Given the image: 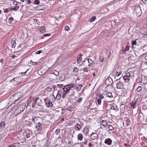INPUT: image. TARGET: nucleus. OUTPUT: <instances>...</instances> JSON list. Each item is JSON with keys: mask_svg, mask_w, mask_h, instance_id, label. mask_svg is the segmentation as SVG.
Wrapping results in <instances>:
<instances>
[{"mask_svg": "<svg viewBox=\"0 0 147 147\" xmlns=\"http://www.w3.org/2000/svg\"><path fill=\"white\" fill-rule=\"evenodd\" d=\"M77 85L79 87L73 83H71L70 84L65 85L62 89L63 91H65L67 94L69 93L70 90L73 88H74L75 90H76L77 92H78L81 90V88L82 86V85L80 84L79 85Z\"/></svg>", "mask_w": 147, "mask_h": 147, "instance_id": "nucleus-1", "label": "nucleus"}, {"mask_svg": "<svg viewBox=\"0 0 147 147\" xmlns=\"http://www.w3.org/2000/svg\"><path fill=\"white\" fill-rule=\"evenodd\" d=\"M134 74L132 71L130 72L124 76L123 78L126 82L129 83L133 79Z\"/></svg>", "mask_w": 147, "mask_h": 147, "instance_id": "nucleus-2", "label": "nucleus"}, {"mask_svg": "<svg viewBox=\"0 0 147 147\" xmlns=\"http://www.w3.org/2000/svg\"><path fill=\"white\" fill-rule=\"evenodd\" d=\"M43 126V124L40 121L38 122L35 126L36 130L37 131H40Z\"/></svg>", "mask_w": 147, "mask_h": 147, "instance_id": "nucleus-3", "label": "nucleus"}, {"mask_svg": "<svg viewBox=\"0 0 147 147\" xmlns=\"http://www.w3.org/2000/svg\"><path fill=\"white\" fill-rule=\"evenodd\" d=\"M44 101L45 104L47 107H49L50 106L51 107L53 105L52 102L50 101L48 98H46L44 99Z\"/></svg>", "mask_w": 147, "mask_h": 147, "instance_id": "nucleus-4", "label": "nucleus"}, {"mask_svg": "<svg viewBox=\"0 0 147 147\" xmlns=\"http://www.w3.org/2000/svg\"><path fill=\"white\" fill-rule=\"evenodd\" d=\"M62 92V90H58L55 93H56V96L55 98L56 99L59 100L60 98Z\"/></svg>", "mask_w": 147, "mask_h": 147, "instance_id": "nucleus-5", "label": "nucleus"}, {"mask_svg": "<svg viewBox=\"0 0 147 147\" xmlns=\"http://www.w3.org/2000/svg\"><path fill=\"white\" fill-rule=\"evenodd\" d=\"M116 86L118 89H123L124 88V84L122 82L119 81L117 83Z\"/></svg>", "mask_w": 147, "mask_h": 147, "instance_id": "nucleus-6", "label": "nucleus"}, {"mask_svg": "<svg viewBox=\"0 0 147 147\" xmlns=\"http://www.w3.org/2000/svg\"><path fill=\"white\" fill-rule=\"evenodd\" d=\"M105 84L107 86L111 85L113 83V81L112 79L110 77L107 78L105 81Z\"/></svg>", "mask_w": 147, "mask_h": 147, "instance_id": "nucleus-7", "label": "nucleus"}, {"mask_svg": "<svg viewBox=\"0 0 147 147\" xmlns=\"http://www.w3.org/2000/svg\"><path fill=\"white\" fill-rule=\"evenodd\" d=\"M90 137L92 140H94L98 138V135L97 134L93 133L91 135Z\"/></svg>", "mask_w": 147, "mask_h": 147, "instance_id": "nucleus-8", "label": "nucleus"}, {"mask_svg": "<svg viewBox=\"0 0 147 147\" xmlns=\"http://www.w3.org/2000/svg\"><path fill=\"white\" fill-rule=\"evenodd\" d=\"M112 142V140L109 138L105 139V143L109 145H110L111 144Z\"/></svg>", "mask_w": 147, "mask_h": 147, "instance_id": "nucleus-9", "label": "nucleus"}, {"mask_svg": "<svg viewBox=\"0 0 147 147\" xmlns=\"http://www.w3.org/2000/svg\"><path fill=\"white\" fill-rule=\"evenodd\" d=\"M38 98H33L31 100L30 102L32 103V106H34L35 104L36 103L37 99Z\"/></svg>", "mask_w": 147, "mask_h": 147, "instance_id": "nucleus-10", "label": "nucleus"}, {"mask_svg": "<svg viewBox=\"0 0 147 147\" xmlns=\"http://www.w3.org/2000/svg\"><path fill=\"white\" fill-rule=\"evenodd\" d=\"M19 94V93H17L13 95V97H14V99H15V101H16L19 98H20V95Z\"/></svg>", "mask_w": 147, "mask_h": 147, "instance_id": "nucleus-11", "label": "nucleus"}, {"mask_svg": "<svg viewBox=\"0 0 147 147\" xmlns=\"http://www.w3.org/2000/svg\"><path fill=\"white\" fill-rule=\"evenodd\" d=\"M21 112V110L19 109V107H17L15 111L14 115L15 116H16L18 114H20Z\"/></svg>", "mask_w": 147, "mask_h": 147, "instance_id": "nucleus-12", "label": "nucleus"}, {"mask_svg": "<svg viewBox=\"0 0 147 147\" xmlns=\"http://www.w3.org/2000/svg\"><path fill=\"white\" fill-rule=\"evenodd\" d=\"M82 55L80 54L77 57V61L78 64L80 63L82 61Z\"/></svg>", "mask_w": 147, "mask_h": 147, "instance_id": "nucleus-13", "label": "nucleus"}, {"mask_svg": "<svg viewBox=\"0 0 147 147\" xmlns=\"http://www.w3.org/2000/svg\"><path fill=\"white\" fill-rule=\"evenodd\" d=\"M59 80L63 81L65 80V76L63 74H61L59 77Z\"/></svg>", "mask_w": 147, "mask_h": 147, "instance_id": "nucleus-14", "label": "nucleus"}, {"mask_svg": "<svg viewBox=\"0 0 147 147\" xmlns=\"http://www.w3.org/2000/svg\"><path fill=\"white\" fill-rule=\"evenodd\" d=\"M11 44L12 45V47L14 48L16 46V42L15 38H13L11 41Z\"/></svg>", "mask_w": 147, "mask_h": 147, "instance_id": "nucleus-15", "label": "nucleus"}, {"mask_svg": "<svg viewBox=\"0 0 147 147\" xmlns=\"http://www.w3.org/2000/svg\"><path fill=\"white\" fill-rule=\"evenodd\" d=\"M100 123L102 126L104 127H105L108 125L105 120H102V121L100 122Z\"/></svg>", "mask_w": 147, "mask_h": 147, "instance_id": "nucleus-16", "label": "nucleus"}, {"mask_svg": "<svg viewBox=\"0 0 147 147\" xmlns=\"http://www.w3.org/2000/svg\"><path fill=\"white\" fill-rule=\"evenodd\" d=\"M52 88L53 89V94H54L57 91H58V90H57V87L55 85H53L52 86Z\"/></svg>", "mask_w": 147, "mask_h": 147, "instance_id": "nucleus-17", "label": "nucleus"}, {"mask_svg": "<svg viewBox=\"0 0 147 147\" xmlns=\"http://www.w3.org/2000/svg\"><path fill=\"white\" fill-rule=\"evenodd\" d=\"M75 129L76 130H80L81 127V126L79 124H77L75 126Z\"/></svg>", "mask_w": 147, "mask_h": 147, "instance_id": "nucleus-18", "label": "nucleus"}, {"mask_svg": "<svg viewBox=\"0 0 147 147\" xmlns=\"http://www.w3.org/2000/svg\"><path fill=\"white\" fill-rule=\"evenodd\" d=\"M18 78H14L12 79L11 81L13 82V83L15 84H18L19 83V82H16V81L18 80Z\"/></svg>", "mask_w": 147, "mask_h": 147, "instance_id": "nucleus-19", "label": "nucleus"}, {"mask_svg": "<svg viewBox=\"0 0 147 147\" xmlns=\"http://www.w3.org/2000/svg\"><path fill=\"white\" fill-rule=\"evenodd\" d=\"M110 107L111 109H113V110L116 111H117L118 109L117 106L115 105H111Z\"/></svg>", "mask_w": 147, "mask_h": 147, "instance_id": "nucleus-20", "label": "nucleus"}, {"mask_svg": "<svg viewBox=\"0 0 147 147\" xmlns=\"http://www.w3.org/2000/svg\"><path fill=\"white\" fill-rule=\"evenodd\" d=\"M38 121V119H37L36 117H32V121L34 123H37L38 122H39Z\"/></svg>", "mask_w": 147, "mask_h": 147, "instance_id": "nucleus-21", "label": "nucleus"}, {"mask_svg": "<svg viewBox=\"0 0 147 147\" xmlns=\"http://www.w3.org/2000/svg\"><path fill=\"white\" fill-rule=\"evenodd\" d=\"M45 27H42L39 29L40 31L42 33H43L45 32Z\"/></svg>", "mask_w": 147, "mask_h": 147, "instance_id": "nucleus-22", "label": "nucleus"}, {"mask_svg": "<svg viewBox=\"0 0 147 147\" xmlns=\"http://www.w3.org/2000/svg\"><path fill=\"white\" fill-rule=\"evenodd\" d=\"M135 11H136V13H137V14L138 13L137 12V10H138L139 11V12H138V13H139V15H138L139 16H140L141 9H140V7H137L135 8Z\"/></svg>", "mask_w": 147, "mask_h": 147, "instance_id": "nucleus-23", "label": "nucleus"}, {"mask_svg": "<svg viewBox=\"0 0 147 147\" xmlns=\"http://www.w3.org/2000/svg\"><path fill=\"white\" fill-rule=\"evenodd\" d=\"M130 105L134 109H135L136 108V102L135 101L132 102H131Z\"/></svg>", "mask_w": 147, "mask_h": 147, "instance_id": "nucleus-24", "label": "nucleus"}, {"mask_svg": "<svg viewBox=\"0 0 147 147\" xmlns=\"http://www.w3.org/2000/svg\"><path fill=\"white\" fill-rule=\"evenodd\" d=\"M83 135L81 134H79L78 135V139L79 140H82V139Z\"/></svg>", "mask_w": 147, "mask_h": 147, "instance_id": "nucleus-25", "label": "nucleus"}, {"mask_svg": "<svg viewBox=\"0 0 147 147\" xmlns=\"http://www.w3.org/2000/svg\"><path fill=\"white\" fill-rule=\"evenodd\" d=\"M52 86H51V87L48 86L46 88V89L47 92H51L52 91Z\"/></svg>", "mask_w": 147, "mask_h": 147, "instance_id": "nucleus-26", "label": "nucleus"}, {"mask_svg": "<svg viewBox=\"0 0 147 147\" xmlns=\"http://www.w3.org/2000/svg\"><path fill=\"white\" fill-rule=\"evenodd\" d=\"M83 131L85 134H86L88 132L89 130L88 128L85 127L83 129Z\"/></svg>", "mask_w": 147, "mask_h": 147, "instance_id": "nucleus-27", "label": "nucleus"}, {"mask_svg": "<svg viewBox=\"0 0 147 147\" xmlns=\"http://www.w3.org/2000/svg\"><path fill=\"white\" fill-rule=\"evenodd\" d=\"M52 73L55 75L56 76H58L59 75V72L58 71H56L54 70L52 72Z\"/></svg>", "mask_w": 147, "mask_h": 147, "instance_id": "nucleus-28", "label": "nucleus"}, {"mask_svg": "<svg viewBox=\"0 0 147 147\" xmlns=\"http://www.w3.org/2000/svg\"><path fill=\"white\" fill-rule=\"evenodd\" d=\"M42 7V5H40L38 6L37 7H36V9L38 10H42V9L41 8Z\"/></svg>", "mask_w": 147, "mask_h": 147, "instance_id": "nucleus-29", "label": "nucleus"}, {"mask_svg": "<svg viewBox=\"0 0 147 147\" xmlns=\"http://www.w3.org/2000/svg\"><path fill=\"white\" fill-rule=\"evenodd\" d=\"M87 60L89 63V66H90V65H91L92 63H93V61L91 60V59H87Z\"/></svg>", "mask_w": 147, "mask_h": 147, "instance_id": "nucleus-30", "label": "nucleus"}, {"mask_svg": "<svg viewBox=\"0 0 147 147\" xmlns=\"http://www.w3.org/2000/svg\"><path fill=\"white\" fill-rule=\"evenodd\" d=\"M129 46H127L125 47V49L123 50V52H125L126 51H128L129 50Z\"/></svg>", "mask_w": 147, "mask_h": 147, "instance_id": "nucleus-31", "label": "nucleus"}, {"mask_svg": "<svg viewBox=\"0 0 147 147\" xmlns=\"http://www.w3.org/2000/svg\"><path fill=\"white\" fill-rule=\"evenodd\" d=\"M142 89V87L141 86H139L136 89V91L138 92H140Z\"/></svg>", "mask_w": 147, "mask_h": 147, "instance_id": "nucleus-32", "label": "nucleus"}, {"mask_svg": "<svg viewBox=\"0 0 147 147\" xmlns=\"http://www.w3.org/2000/svg\"><path fill=\"white\" fill-rule=\"evenodd\" d=\"M126 123L127 125H129L130 124V123H131V121H130V120L129 119H127L126 120Z\"/></svg>", "mask_w": 147, "mask_h": 147, "instance_id": "nucleus-33", "label": "nucleus"}, {"mask_svg": "<svg viewBox=\"0 0 147 147\" xmlns=\"http://www.w3.org/2000/svg\"><path fill=\"white\" fill-rule=\"evenodd\" d=\"M19 8V7L18 6H15L13 8H12V10H13L14 11H16Z\"/></svg>", "mask_w": 147, "mask_h": 147, "instance_id": "nucleus-34", "label": "nucleus"}, {"mask_svg": "<svg viewBox=\"0 0 147 147\" xmlns=\"http://www.w3.org/2000/svg\"><path fill=\"white\" fill-rule=\"evenodd\" d=\"M60 131V129L59 128L56 129L55 131V133L57 135L59 133Z\"/></svg>", "mask_w": 147, "mask_h": 147, "instance_id": "nucleus-35", "label": "nucleus"}, {"mask_svg": "<svg viewBox=\"0 0 147 147\" xmlns=\"http://www.w3.org/2000/svg\"><path fill=\"white\" fill-rule=\"evenodd\" d=\"M122 74V72L121 71H120L119 72H116V75L117 76H118L121 75Z\"/></svg>", "mask_w": 147, "mask_h": 147, "instance_id": "nucleus-36", "label": "nucleus"}, {"mask_svg": "<svg viewBox=\"0 0 147 147\" xmlns=\"http://www.w3.org/2000/svg\"><path fill=\"white\" fill-rule=\"evenodd\" d=\"M137 44L136 40H135L133 41H132V46L134 45H136Z\"/></svg>", "mask_w": 147, "mask_h": 147, "instance_id": "nucleus-37", "label": "nucleus"}, {"mask_svg": "<svg viewBox=\"0 0 147 147\" xmlns=\"http://www.w3.org/2000/svg\"><path fill=\"white\" fill-rule=\"evenodd\" d=\"M96 19V17L95 16H93L92 17L91 19L90 20V22H92L94 21Z\"/></svg>", "mask_w": 147, "mask_h": 147, "instance_id": "nucleus-38", "label": "nucleus"}, {"mask_svg": "<svg viewBox=\"0 0 147 147\" xmlns=\"http://www.w3.org/2000/svg\"><path fill=\"white\" fill-rule=\"evenodd\" d=\"M13 109L12 107L11 106H9L7 109L6 111H8V110H10V111Z\"/></svg>", "mask_w": 147, "mask_h": 147, "instance_id": "nucleus-39", "label": "nucleus"}, {"mask_svg": "<svg viewBox=\"0 0 147 147\" xmlns=\"http://www.w3.org/2000/svg\"><path fill=\"white\" fill-rule=\"evenodd\" d=\"M40 2L39 0H35L34 3L36 5H38L39 4Z\"/></svg>", "mask_w": 147, "mask_h": 147, "instance_id": "nucleus-40", "label": "nucleus"}, {"mask_svg": "<svg viewBox=\"0 0 147 147\" xmlns=\"http://www.w3.org/2000/svg\"><path fill=\"white\" fill-rule=\"evenodd\" d=\"M99 61L101 62H103L104 60V59L103 57H100L99 58Z\"/></svg>", "mask_w": 147, "mask_h": 147, "instance_id": "nucleus-41", "label": "nucleus"}, {"mask_svg": "<svg viewBox=\"0 0 147 147\" xmlns=\"http://www.w3.org/2000/svg\"><path fill=\"white\" fill-rule=\"evenodd\" d=\"M51 34L50 33L44 34H43V36L44 37L49 36L51 35Z\"/></svg>", "mask_w": 147, "mask_h": 147, "instance_id": "nucleus-42", "label": "nucleus"}, {"mask_svg": "<svg viewBox=\"0 0 147 147\" xmlns=\"http://www.w3.org/2000/svg\"><path fill=\"white\" fill-rule=\"evenodd\" d=\"M97 102L99 105H100L101 102V100L100 98L98 99Z\"/></svg>", "mask_w": 147, "mask_h": 147, "instance_id": "nucleus-43", "label": "nucleus"}, {"mask_svg": "<svg viewBox=\"0 0 147 147\" xmlns=\"http://www.w3.org/2000/svg\"><path fill=\"white\" fill-rule=\"evenodd\" d=\"M107 96L109 97H113V96L112 95V93L111 92H109L107 94Z\"/></svg>", "mask_w": 147, "mask_h": 147, "instance_id": "nucleus-44", "label": "nucleus"}, {"mask_svg": "<svg viewBox=\"0 0 147 147\" xmlns=\"http://www.w3.org/2000/svg\"><path fill=\"white\" fill-rule=\"evenodd\" d=\"M108 129L110 130H112L113 129V127L111 126L110 125H108Z\"/></svg>", "mask_w": 147, "mask_h": 147, "instance_id": "nucleus-45", "label": "nucleus"}, {"mask_svg": "<svg viewBox=\"0 0 147 147\" xmlns=\"http://www.w3.org/2000/svg\"><path fill=\"white\" fill-rule=\"evenodd\" d=\"M26 136L27 138H30V134L29 133H26Z\"/></svg>", "mask_w": 147, "mask_h": 147, "instance_id": "nucleus-46", "label": "nucleus"}, {"mask_svg": "<svg viewBox=\"0 0 147 147\" xmlns=\"http://www.w3.org/2000/svg\"><path fill=\"white\" fill-rule=\"evenodd\" d=\"M30 63L31 64H32L33 65H36L37 63L36 62H33L32 61H30Z\"/></svg>", "mask_w": 147, "mask_h": 147, "instance_id": "nucleus-47", "label": "nucleus"}, {"mask_svg": "<svg viewBox=\"0 0 147 147\" xmlns=\"http://www.w3.org/2000/svg\"><path fill=\"white\" fill-rule=\"evenodd\" d=\"M82 100V98H80L78 100L77 102L78 103L81 102Z\"/></svg>", "mask_w": 147, "mask_h": 147, "instance_id": "nucleus-48", "label": "nucleus"}, {"mask_svg": "<svg viewBox=\"0 0 147 147\" xmlns=\"http://www.w3.org/2000/svg\"><path fill=\"white\" fill-rule=\"evenodd\" d=\"M98 96H99V98H100V99H103L104 98V96L102 95L101 94H100Z\"/></svg>", "mask_w": 147, "mask_h": 147, "instance_id": "nucleus-49", "label": "nucleus"}, {"mask_svg": "<svg viewBox=\"0 0 147 147\" xmlns=\"http://www.w3.org/2000/svg\"><path fill=\"white\" fill-rule=\"evenodd\" d=\"M63 85L62 84H57V86L59 88H61L63 86Z\"/></svg>", "mask_w": 147, "mask_h": 147, "instance_id": "nucleus-50", "label": "nucleus"}, {"mask_svg": "<svg viewBox=\"0 0 147 147\" xmlns=\"http://www.w3.org/2000/svg\"><path fill=\"white\" fill-rule=\"evenodd\" d=\"M83 71L84 72H87L88 71V70L86 67H85L83 68Z\"/></svg>", "mask_w": 147, "mask_h": 147, "instance_id": "nucleus-51", "label": "nucleus"}, {"mask_svg": "<svg viewBox=\"0 0 147 147\" xmlns=\"http://www.w3.org/2000/svg\"><path fill=\"white\" fill-rule=\"evenodd\" d=\"M13 18L12 17L10 18L9 19V22H11L13 21Z\"/></svg>", "mask_w": 147, "mask_h": 147, "instance_id": "nucleus-52", "label": "nucleus"}, {"mask_svg": "<svg viewBox=\"0 0 147 147\" xmlns=\"http://www.w3.org/2000/svg\"><path fill=\"white\" fill-rule=\"evenodd\" d=\"M69 28L68 26H66L65 28V30L67 31H68L69 30Z\"/></svg>", "mask_w": 147, "mask_h": 147, "instance_id": "nucleus-53", "label": "nucleus"}, {"mask_svg": "<svg viewBox=\"0 0 147 147\" xmlns=\"http://www.w3.org/2000/svg\"><path fill=\"white\" fill-rule=\"evenodd\" d=\"M77 68L76 67H74V71L75 72H77L78 71Z\"/></svg>", "mask_w": 147, "mask_h": 147, "instance_id": "nucleus-54", "label": "nucleus"}, {"mask_svg": "<svg viewBox=\"0 0 147 147\" xmlns=\"http://www.w3.org/2000/svg\"><path fill=\"white\" fill-rule=\"evenodd\" d=\"M41 52H42L40 50V51H37L36 52V53L37 54H40V53H41Z\"/></svg>", "mask_w": 147, "mask_h": 147, "instance_id": "nucleus-55", "label": "nucleus"}, {"mask_svg": "<svg viewBox=\"0 0 147 147\" xmlns=\"http://www.w3.org/2000/svg\"><path fill=\"white\" fill-rule=\"evenodd\" d=\"M142 1L144 3H147V0H142Z\"/></svg>", "mask_w": 147, "mask_h": 147, "instance_id": "nucleus-56", "label": "nucleus"}, {"mask_svg": "<svg viewBox=\"0 0 147 147\" xmlns=\"http://www.w3.org/2000/svg\"><path fill=\"white\" fill-rule=\"evenodd\" d=\"M31 3V1H30V0H28V1H27V4H30V3Z\"/></svg>", "mask_w": 147, "mask_h": 147, "instance_id": "nucleus-57", "label": "nucleus"}, {"mask_svg": "<svg viewBox=\"0 0 147 147\" xmlns=\"http://www.w3.org/2000/svg\"><path fill=\"white\" fill-rule=\"evenodd\" d=\"M8 147H16L15 146L13 145H11L8 146Z\"/></svg>", "mask_w": 147, "mask_h": 147, "instance_id": "nucleus-58", "label": "nucleus"}, {"mask_svg": "<svg viewBox=\"0 0 147 147\" xmlns=\"http://www.w3.org/2000/svg\"><path fill=\"white\" fill-rule=\"evenodd\" d=\"M83 143L85 144H86L87 143V140H86L85 141H84L83 142Z\"/></svg>", "mask_w": 147, "mask_h": 147, "instance_id": "nucleus-59", "label": "nucleus"}, {"mask_svg": "<svg viewBox=\"0 0 147 147\" xmlns=\"http://www.w3.org/2000/svg\"><path fill=\"white\" fill-rule=\"evenodd\" d=\"M124 145L126 147H129V145L127 144H124Z\"/></svg>", "mask_w": 147, "mask_h": 147, "instance_id": "nucleus-60", "label": "nucleus"}, {"mask_svg": "<svg viewBox=\"0 0 147 147\" xmlns=\"http://www.w3.org/2000/svg\"><path fill=\"white\" fill-rule=\"evenodd\" d=\"M8 9H5V10H4V12H5V13H7V12H8Z\"/></svg>", "mask_w": 147, "mask_h": 147, "instance_id": "nucleus-61", "label": "nucleus"}, {"mask_svg": "<svg viewBox=\"0 0 147 147\" xmlns=\"http://www.w3.org/2000/svg\"><path fill=\"white\" fill-rule=\"evenodd\" d=\"M16 57V55H13L12 57V58L13 59H14Z\"/></svg>", "mask_w": 147, "mask_h": 147, "instance_id": "nucleus-62", "label": "nucleus"}, {"mask_svg": "<svg viewBox=\"0 0 147 147\" xmlns=\"http://www.w3.org/2000/svg\"><path fill=\"white\" fill-rule=\"evenodd\" d=\"M15 2H17L16 1H13V4H14V5H17V4H15Z\"/></svg>", "mask_w": 147, "mask_h": 147, "instance_id": "nucleus-63", "label": "nucleus"}, {"mask_svg": "<svg viewBox=\"0 0 147 147\" xmlns=\"http://www.w3.org/2000/svg\"><path fill=\"white\" fill-rule=\"evenodd\" d=\"M145 59L146 60H147V55H146L145 57Z\"/></svg>", "mask_w": 147, "mask_h": 147, "instance_id": "nucleus-64", "label": "nucleus"}]
</instances>
